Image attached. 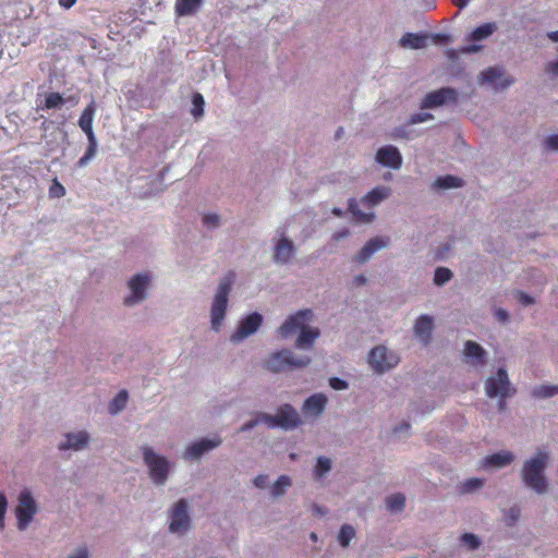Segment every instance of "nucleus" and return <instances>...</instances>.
Wrapping results in <instances>:
<instances>
[{
  "label": "nucleus",
  "mask_w": 558,
  "mask_h": 558,
  "mask_svg": "<svg viewBox=\"0 0 558 558\" xmlns=\"http://www.w3.org/2000/svg\"><path fill=\"white\" fill-rule=\"evenodd\" d=\"M550 451L539 447L535 452L524 460L520 477L523 485L536 495H545L549 490V481L546 471L550 464Z\"/></svg>",
  "instance_id": "obj_1"
},
{
  "label": "nucleus",
  "mask_w": 558,
  "mask_h": 558,
  "mask_svg": "<svg viewBox=\"0 0 558 558\" xmlns=\"http://www.w3.org/2000/svg\"><path fill=\"white\" fill-rule=\"evenodd\" d=\"M140 450L151 484L157 487L165 486L173 473L174 462L149 445H143Z\"/></svg>",
  "instance_id": "obj_2"
},
{
  "label": "nucleus",
  "mask_w": 558,
  "mask_h": 558,
  "mask_svg": "<svg viewBox=\"0 0 558 558\" xmlns=\"http://www.w3.org/2000/svg\"><path fill=\"white\" fill-rule=\"evenodd\" d=\"M235 280V275L229 272L218 283L210 305V327L218 332L223 326L226 318L229 295Z\"/></svg>",
  "instance_id": "obj_3"
},
{
  "label": "nucleus",
  "mask_w": 558,
  "mask_h": 558,
  "mask_svg": "<svg viewBox=\"0 0 558 558\" xmlns=\"http://www.w3.org/2000/svg\"><path fill=\"white\" fill-rule=\"evenodd\" d=\"M153 279L154 276L148 270L131 276L126 282L128 293L123 299V304L128 307H133L143 303L149 295Z\"/></svg>",
  "instance_id": "obj_4"
},
{
  "label": "nucleus",
  "mask_w": 558,
  "mask_h": 558,
  "mask_svg": "<svg viewBox=\"0 0 558 558\" xmlns=\"http://www.w3.org/2000/svg\"><path fill=\"white\" fill-rule=\"evenodd\" d=\"M312 359L307 355H296L289 349L272 352L264 361V367L271 373H281L288 368H302L307 366Z\"/></svg>",
  "instance_id": "obj_5"
},
{
  "label": "nucleus",
  "mask_w": 558,
  "mask_h": 558,
  "mask_svg": "<svg viewBox=\"0 0 558 558\" xmlns=\"http://www.w3.org/2000/svg\"><path fill=\"white\" fill-rule=\"evenodd\" d=\"M192 527V517L186 499L181 498L168 509V530L179 537L189 533Z\"/></svg>",
  "instance_id": "obj_6"
},
{
  "label": "nucleus",
  "mask_w": 558,
  "mask_h": 558,
  "mask_svg": "<svg viewBox=\"0 0 558 558\" xmlns=\"http://www.w3.org/2000/svg\"><path fill=\"white\" fill-rule=\"evenodd\" d=\"M96 113V105L95 101H90L88 106L83 110L80 119L78 126L86 134L88 146L85 154L78 159L77 167L83 168L87 166L96 156L97 151V138L93 131V120Z\"/></svg>",
  "instance_id": "obj_7"
},
{
  "label": "nucleus",
  "mask_w": 558,
  "mask_h": 558,
  "mask_svg": "<svg viewBox=\"0 0 558 558\" xmlns=\"http://www.w3.org/2000/svg\"><path fill=\"white\" fill-rule=\"evenodd\" d=\"M38 510L39 507L32 490L23 488L19 493L17 504L14 508L17 530L21 532L27 530L34 521L35 515L38 513Z\"/></svg>",
  "instance_id": "obj_8"
},
{
  "label": "nucleus",
  "mask_w": 558,
  "mask_h": 558,
  "mask_svg": "<svg viewBox=\"0 0 558 558\" xmlns=\"http://www.w3.org/2000/svg\"><path fill=\"white\" fill-rule=\"evenodd\" d=\"M485 392L489 398H499V408L504 409L502 400L514 393L508 373L504 367H499L495 375L486 379Z\"/></svg>",
  "instance_id": "obj_9"
},
{
  "label": "nucleus",
  "mask_w": 558,
  "mask_h": 558,
  "mask_svg": "<svg viewBox=\"0 0 558 558\" xmlns=\"http://www.w3.org/2000/svg\"><path fill=\"white\" fill-rule=\"evenodd\" d=\"M296 247L283 228H278L272 238V262L277 265H287L294 257Z\"/></svg>",
  "instance_id": "obj_10"
},
{
  "label": "nucleus",
  "mask_w": 558,
  "mask_h": 558,
  "mask_svg": "<svg viewBox=\"0 0 558 558\" xmlns=\"http://www.w3.org/2000/svg\"><path fill=\"white\" fill-rule=\"evenodd\" d=\"M399 361V355L385 345H377L368 353V364L378 374L392 369L398 365Z\"/></svg>",
  "instance_id": "obj_11"
},
{
  "label": "nucleus",
  "mask_w": 558,
  "mask_h": 558,
  "mask_svg": "<svg viewBox=\"0 0 558 558\" xmlns=\"http://www.w3.org/2000/svg\"><path fill=\"white\" fill-rule=\"evenodd\" d=\"M313 317L314 315L311 310L298 311L284 319L281 326L277 329V333L280 338L287 339L296 331L300 332L302 328L313 320Z\"/></svg>",
  "instance_id": "obj_12"
},
{
  "label": "nucleus",
  "mask_w": 558,
  "mask_h": 558,
  "mask_svg": "<svg viewBox=\"0 0 558 558\" xmlns=\"http://www.w3.org/2000/svg\"><path fill=\"white\" fill-rule=\"evenodd\" d=\"M222 442V439L219 436H214L211 438H201L192 444H190L184 452L183 458L189 461H195L202 458L205 453L218 448Z\"/></svg>",
  "instance_id": "obj_13"
},
{
  "label": "nucleus",
  "mask_w": 558,
  "mask_h": 558,
  "mask_svg": "<svg viewBox=\"0 0 558 558\" xmlns=\"http://www.w3.org/2000/svg\"><path fill=\"white\" fill-rule=\"evenodd\" d=\"M263 323V316L254 312L240 320L238 329L231 335L230 340L233 343H240L244 339L255 333Z\"/></svg>",
  "instance_id": "obj_14"
},
{
  "label": "nucleus",
  "mask_w": 558,
  "mask_h": 558,
  "mask_svg": "<svg viewBox=\"0 0 558 558\" xmlns=\"http://www.w3.org/2000/svg\"><path fill=\"white\" fill-rule=\"evenodd\" d=\"M480 83L489 84L495 89H504L514 83V78L506 76L502 66H490L480 73Z\"/></svg>",
  "instance_id": "obj_15"
},
{
  "label": "nucleus",
  "mask_w": 558,
  "mask_h": 558,
  "mask_svg": "<svg viewBox=\"0 0 558 558\" xmlns=\"http://www.w3.org/2000/svg\"><path fill=\"white\" fill-rule=\"evenodd\" d=\"M458 93L454 88L442 87L428 93L421 102L422 109H434L447 102H456Z\"/></svg>",
  "instance_id": "obj_16"
},
{
  "label": "nucleus",
  "mask_w": 558,
  "mask_h": 558,
  "mask_svg": "<svg viewBox=\"0 0 558 558\" xmlns=\"http://www.w3.org/2000/svg\"><path fill=\"white\" fill-rule=\"evenodd\" d=\"M515 459V456L510 450H500L488 454L480 460L478 465L484 471H497L509 466Z\"/></svg>",
  "instance_id": "obj_17"
},
{
  "label": "nucleus",
  "mask_w": 558,
  "mask_h": 558,
  "mask_svg": "<svg viewBox=\"0 0 558 558\" xmlns=\"http://www.w3.org/2000/svg\"><path fill=\"white\" fill-rule=\"evenodd\" d=\"M89 439L90 436L86 430L70 432L59 442L58 449L61 451H82L87 447Z\"/></svg>",
  "instance_id": "obj_18"
},
{
  "label": "nucleus",
  "mask_w": 558,
  "mask_h": 558,
  "mask_svg": "<svg viewBox=\"0 0 558 558\" xmlns=\"http://www.w3.org/2000/svg\"><path fill=\"white\" fill-rule=\"evenodd\" d=\"M390 243V239L387 236H375L368 240L360 252L354 256L353 260L357 264H365L368 262L375 253L386 248Z\"/></svg>",
  "instance_id": "obj_19"
},
{
  "label": "nucleus",
  "mask_w": 558,
  "mask_h": 558,
  "mask_svg": "<svg viewBox=\"0 0 558 558\" xmlns=\"http://www.w3.org/2000/svg\"><path fill=\"white\" fill-rule=\"evenodd\" d=\"M279 428L292 430L302 424L299 412L291 404H283L277 411Z\"/></svg>",
  "instance_id": "obj_20"
},
{
  "label": "nucleus",
  "mask_w": 558,
  "mask_h": 558,
  "mask_svg": "<svg viewBox=\"0 0 558 558\" xmlns=\"http://www.w3.org/2000/svg\"><path fill=\"white\" fill-rule=\"evenodd\" d=\"M327 402L324 393H314L304 400L302 412L306 417L317 418L325 412Z\"/></svg>",
  "instance_id": "obj_21"
},
{
  "label": "nucleus",
  "mask_w": 558,
  "mask_h": 558,
  "mask_svg": "<svg viewBox=\"0 0 558 558\" xmlns=\"http://www.w3.org/2000/svg\"><path fill=\"white\" fill-rule=\"evenodd\" d=\"M376 161L384 167L397 170L402 166V156L397 147L387 145L377 150Z\"/></svg>",
  "instance_id": "obj_22"
},
{
  "label": "nucleus",
  "mask_w": 558,
  "mask_h": 558,
  "mask_svg": "<svg viewBox=\"0 0 558 558\" xmlns=\"http://www.w3.org/2000/svg\"><path fill=\"white\" fill-rule=\"evenodd\" d=\"M463 354L465 362L471 366L477 367L486 364L487 352L474 341L469 340L464 343Z\"/></svg>",
  "instance_id": "obj_23"
},
{
  "label": "nucleus",
  "mask_w": 558,
  "mask_h": 558,
  "mask_svg": "<svg viewBox=\"0 0 558 558\" xmlns=\"http://www.w3.org/2000/svg\"><path fill=\"white\" fill-rule=\"evenodd\" d=\"M434 319L429 315H421L414 324V336L424 345L428 344L432 339Z\"/></svg>",
  "instance_id": "obj_24"
},
{
  "label": "nucleus",
  "mask_w": 558,
  "mask_h": 558,
  "mask_svg": "<svg viewBox=\"0 0 558 558\" xmlns=\"http://www.w3.org/2000/svg\"><path fill=\"white\" fill-rule=\"evenodd\" d=\"M320 337V330L316 327H310L306 325L299 332L295 340V348L300 350H310L313 348L315 341Z\"/></svg>",
  "instance_id": "obj_25"
},
{
  "label": "nucleus",
  "mask_w": 558,
  "mask_h": 558,
  "mask_svg": "<svg viewBox=\"0 0 558 558\" xmlns=\"http://www.w3.org/2000/svg\"><path fill=\"white\" fill-rule=\"evenodd\" d=\"M391 195L389 186L379 185L369 191L363 198L362 204L367 207H375Z\"/></svg>",
  "instance_id": "obj_26"
},
{
  "label": "nucleus",
  "mask_w": 558,
  "mask_h": 558,
  "mask_svg": "<svg viewBox=\"0 0 558 558\" xmlns=\"http://www.w3.org/2000/svg\"><path fill=\"white\" fill-rule=\"evenodd\" d=\"M333 463L332 460L325 456H319L316 459V463L313 468L312 474L313 480L324 485L326 477L332 470Z\"/></svg>",
  "instance_id": "obj_27"
},
{
  "label": "nucleus",
  "mask_w": 558,
  "mask_h": 558,
  "mask_svg": "<svg viewBox=\"0 0 558 558\" xmlns=\"http://www.w3.org/2000/svg\"><path fill=\"white\" fill-rule=\"evenodd\" d=\"M497 24L495 22L484 23L471 32L466 39L469 41H482L492 36L497 31Z\"/></svg>",
  "instance_id": "obj_28"
},
{
  "label": "nucleus",
  "mask_w": 558,
  "mask_h": 558,
  "mask_svg": "<svg viewBox=\"0 0 558 558\" xmlns=\"http://www.w3.org/2000/svg\"><path fill=\"white\" fill-rule=\"evenodd\" d=\"M426 39L427 37L424 35L407 33L400 38L399 44L403 48L421 49L425 47Z\"/></svg>",
  "instance_id": "obj_29"
},
{
  "label": "nucleus",
  "mask_w": 558,
  "mask_h": 558,
  "mask_svg": "<svg viewBox=\"0 0 558 558\" xmlns=\"http://www.w3.org/2000/svg\"><path fill=\"white\" fill-rule=\"evenodd\" d=\"M292 486V478L288 475H280L270 486V495L274 498H280L286 495Z\"/></svg>",
  "instance_id": "obj_30"
},
{
  "label": "nucleus",
  "mask_w": 558,
  "mask_h": 558,
  "mask_svg": "<svg viewBox=\"0 0 558 558\" xmlns=\"http://www.w3.org/2000/svg\"><path fill=\"white\" fill-rule=\"evenodd\" d=\"M201 3L202 0H177L175 12L181 16L191 15L196 12Z\"/></svg>",
  "instance_id": "obj_31"
},
{
  "label": "nucleus",
  "mask_w": 558,
  "mask_h": 558,
  "mask_svg": "<svg viewBox=\"0 0 558 558\" xmlns=\"http://www.w3.org/2000/svg\"><path fill=\"white\" fill-rule=\"evenodd\" d=\"M461 184H462L461 179H459L454 175L448 174V175L437 178L434 181L433 186L436 190H449V189L459 187V186H461Z\"/></svg>",
  "instance_id": "obj_32"
},
{
  "label": "nucleus",
  "mask_w": 558,
  "mask_h": 558,
  "mask_svg": "<svg viewBox=\"0 0 558 558\" xmlns=\"http://www.w3.org/2000/svg\"><path fill=\"white\" fill-rule=\"evenodd\" d=\"M129 395L126 390H121L109 403L108 411L112 415H117L126 407Z\"/></svg>",
  "instance_id": "obj_33"
},
{
  "label": "nucleus",
  "mask_w": 558,
  "mask_h": 558,
  "mask_svg": "<svg viewBox=\"0 0 558 558\" xmlns=\"http://www.w3.org/2000/svg\"><path fill=\"white\" fill-rule=\"evenodd\" d=\"M349 210L352 214L353 218L363 223H369L375 219L374 213H364L359 208V205L355 199L349 201Z\"/></svg>",
  "instance_id": "obj_34"
},
{
  "label": "nucleus",
  "mask_w": 558,
  "mask_h": 558,
  "mask_svg": "<svg viewBox=\"0 0 558 558\" xmlns=\"http://www.w3.org/2000/svg\"><path fill=\"white\" fill-rule=\"evenodd\" d=\"M405 506V496L401 493H396L386 498V507L391 513L401 512Z\"/></svg>",
  "instance_id": "obj_35"
},
{
  "label": "nucleus",
  "mask_w": 558,
  "mask_h": 558,
  "mask_svg": "<svg viewBox=\"0 0 558 558\" xmlns=\"http://www.w3.org/2000/svg\"><path fill=\"white\" fill-rule=\"evenodd\" d=\"M460 545L466 550L473 551L482 545V539L473 533H463L460 536Z\"/></svg>",
  "instance_id": "obj_36"
},
{
  "label": "nucleus",
  "mask_w": 558,
  "mask_h": 558,
  "mask_svg": "<svg viewBox=\"0 0 558 558\" xmlns=\"http://www.w3.org/2000/svg\"><path fill=\"white\" fill-rule=\"evenodd\" d=\"M533 397L538 399L550 398L558 395V385H541L533 389Z\"/></svg>",
  "instance_id": "obj_37"
},
{
  "label": "nucleus",
  "mask_w": 558,
  "mask_h": 558,
  "mask_svg": "<svg viewBox=\"0 0 558 558\" xmlns=\"http://www.w3.org/2000/svg\"><path fill=\"white\" fill-rule=\"evenodd\" d=\"M355 536V530L350 524H343L338 533V542L341 545V547H348L350 542Z\"/></svg>",
  "instance_id": "obj_38"
},
{
  "label": "nucleus",
  "mask_w": 558,
  "mask_h": 558,
  "mask_svg": "<svg viewBox=\"0 0 558 558\" xmlns=\"http://www.w3.org/2000/svg\"><path fill=\"white\" fill-rule=\"evenodd\" d=\"M485 480L480 477L469 478L460 484V492L462 494L473 493L484 486Z\"/></svg>",
  "instance_id": "obj_39"
},
{
  "label": "nucleus",
  "mask_w": 558,
  "mask_h": 558,
  "mask_svg": "<svg viewBox=\"0 0 558 558\" xmlns=\"http://www.w3.org/2000/svg\"><path fill=\"white\" fill-rule=\"evenodd\" d=\"M452 278V271L446 267H437L434 272V283L436 286H444Z\"/></svg>",
  "instance_id": "obj_40"
},
{
  "label": "nucleus",
  "mask_w": 558,
  "mask_h": 558,
  "mask_svg": "<svg viewBox=\"0 0 558 558\" xmlns=\"http://www.w3.org/2000/svg\"><path fill=\"white\" fill-rule=\"evenodd\" d=\"M64 104L63 97L59 93H49L45 99L46 109H59Z\"/></svg>",
  "instance_id": "obj_41"
},
{
  "label": "nucleus",
  "mask_w": 558,
  "mask_h": 558,
  "mask_svg": "<svg viewBox=\"0 0 558 558\" xmlns=\"http://www.w3.org/2000/svg\"><path fill=\"white\" fill-rule=\"evenodd\" d=\"M192 104H193V108L191 110V114L196 119L201 118L204 113V105H205L204 97L198 93L194 94Z\"/></svg>",
  "instance_id": "obj_42"
},
{
  "label": "nucleus",
  "mask_w": 558,
  "mask_h": 558,
  "mask_svg": "<svg viewBox=\"0 0 558 558\" xmlns=\"http://www.w3.org/2000/svg\"><path fill=\"white\" fill-rule=\"evenodd\" d=\"M257 418L259 420V424L260 423H264L266 424L269 428H279V423H278V416H277V413L276 414H267V413H259L257 415Z\"/></svg>",
  "instance_id": "obj_43"
},
{
  "label": "nucleus",
  "mask_w": 558,
  "mask_h": 558,
  "mask_svg": "<svg viewBox=\"0 0 558 558\" xmlns=\"http://www.w3.org/2000/svg\"><path fill=\"white\" fill-rule=\"evenodd\" d=\"M65 558H90V551L86 545H78Z\"/></svg>",
  "instance_id": "obj_44"
},
{
  "label": "nucleus",
  "mask_w": 558,
  "mask_h": 558,
  "mask_svg": "<svg viewBox=\"0 0 558 558\" xmlns=\"http://www.w3.org/2000/svg\"><path fill=\"white\" fill-rule=\"evenodd\" d=\"M64 195H65L64 186L61 183H59L57 180H54L49 187V196L51 198H60Z\"/></svg>",
  "instance_id": "obj_45"
},
{
  "label": "nucleus",
  "mask_w": 558,
  "mask_h": 558,
  "mask_svg": "<svg viewBox=\"0 0 558 558\" xmlns=\"http://www.w3.org/2000/svg\"><path fill=\"white\" fill-rule=\"evenodd\" d=\"M203 223L208 229H215L220 225V217L217 214H206L203 216Z\"/></svg>",
  "instance_id": "obj_46"
},
{
  "label": "nucleus",
  "mask_w": 558,
  "mask_h": 558,
  "mask_svg": "<svg viewBox=\"0 0 558 558\" xmlns=\"http://www.w3.org/2000/svg\"><path fill=\"white\" fill-rule=\"evenodd\" d=\"M8 509V499L4 494L0 493V531L4 529V519Z\"/></svg>",
  "instance_id": "obj_47"
},
{
  "label": "nucleus",
  "mask_w": 558,
  "mask_h": 558,
  "mask_svg": "<svg viewBox=\"0 0 558 558\" xmlns=\"http://www.w3.org/2000/svg\"><path fill=\"white\" fill-rule=\"evenodd\" d=\"M432 119H433V116L430 113L420 112V113H414V114L411 116L410 123L411 124H418V123H423V122L429 121Z\"/></svg>",
  "instance_id": "obj_48"
},
{
  "label": "nucleus",
  "mask_w": 558,
  "mask_h": 558,
  "mask_svg": "<svg viewBox=\"0 0 558 558\" xmlns=\"http://www.w3.org/2000/svg\"><path fill=\"white\" fill-rule=\"evenodd\" d=\"M545 72L551 77H558V59L548 61L545 64Z\"/></svg>",
  "instance_id": "obj_49"
},
{
  "label": "nucleus",
  "mask_w": 558,
  "mask_h": 558,
  "mask_svg": "<svg viewBox=\"0 0 558 558\" xmlns=\"http://www.w3.org/2000/svg\"><path fill=\"white\" fill-rule=\"evenodd\" d=\"M329 385L335 390H345L348 388V383L339 377H331Z\"/></svg>",
  "instance_id": "obj_50"
},
{
  "label": "nucleus",
  "mask_w": 558,
  "mask_h": 558,
  "mask_svg": "<svg viewBox=\"0 0 558 558\" xmlns=\"http://www.w3.org/2000/svg\"><path fill=\"white\" fill-rule=\"evenodd\" d=\"M545 144L548 149L558 151V134L548 135L545 140Z\"/></svg>",
  "instance_id": "obj_51"
},
{
  "label": "nucleus",
  "mask_w": 558,
  "mask_h": 558,
  "mask_svg": "<svg viewBox=\"0 0 558 558\" xmlns=\"http://www.w3.org/2000/svg\"><path fill=\"white\" fill-rule=\"evenodd\" d=\"M267 480H268L267 475L259 474L254 478L253 484L255 487L263 489L267 486Z\"/></svg>",
  "instance_id": "obj_52"
},
{
  "label": "nucleus",
  "mask_w": 558,
  "mask_h": 558,
  "mask_svg": "<svg viewBox=\"0 0 558 558\" xmlns=\"http://www.w3.org/2000/svg\"><path fill=\"white\" fill-rule=\"evenodd\" d=\"M258 424H259V420L257 417L254 420H250L248 422H246L245 424H243L240 427L239 432H242V433L248 432V430L253 429L254 427H256Z\"/></svg>",
  "instance_id": "obj_53"
},
{
  "label": "nucleus",
  "mask_w": 558,
  "mask_h": 558,
  "mask_svg": "<svg viewBox=\"0 0 558 558\" xmlns=\"http://www.w3.org/2000/svg\"><path fill=\"white\" fill-rule=\"evenodd\" d=\"M518 299H519V302L524 306H527V305H531L534 303V299L523 292L518 293Z\"/></svg>",
  "instance_id": "obj_54"
},
{
  "label": "nucleus",
  "mask_w": 558,
  "mask_h": 558,
  "mask_svg": "<svg viewBox=\"0 0 558 558\" xmlns=\"http://www.w3.org/2000/svg\"><path fill=\"white\" fill-rule=\"evenodd\" d=\"M495 317L501 323H507L509 320V314L504 308H497L495 311Z\"/></svg>",
  "instance_id": "obj_55"
},
{
  "label": "nucleus",
  "mask_w": 558,
  "mask_h": 558,
  "mask_svg": "<svg viewBox=\"0 0 558 558\" xmlns=\"http://www.w3.org/2000/svg\"><path fill=\"white\" fill-rule=\"evenodd\" d=\"M481 49H482V46L473 44V45L465 46V47L461 48V50H460V51H461L462 53H476V52H478Z\"/></svg>",
  "instance_id": "obj_56"
},
{
  "label": "nucleus",
  "mask_w": 558,
  "mask_h": 558,
  "mask_svg": "<svg viewBox=\"0 0 558 558\" xmlns=\"http://www.w3.org/2000/svg\"><path fill=\"white\" fill-rule=\"evenodd\" d=\"M366 282H367V278L364 275H357L352 280V283L354 287H362Z\"/></svg>",
  "instance_id": "obj_57"
},
{
  "label": "nucleus",
  "mask_w": 558,
  "mask_h": 558,
  "mask_svg": "<svg viewBox=\"0 0 558 558\" xmlns=\"http://www.w3.org/2000/svg\"><path fill=\"white\" fill-rule=\"evenodd\" d=\"M312 511L315 515H319V517H323L327 513V509L323 506H319L317 504H314L312 506Z\"/></svg>",
  "instance_id": "obj_58"
},
{
  "label": "nucleus",
  "mask_w": 558,
  "mask_h": 558,
  "mask_svg": "<svg viewBox=\"0 0 558 558\" xmlns=\"http://www.w3.org/2000/svg\"><path fill=\"white\" fill-rule=\"evenodd\" d=\"M350 234V231L349 229H342L340 231H337L333 233L332 238L336 240V241H340L342 239H345L348 238Z\"/></svg>",
  "instance_id": "obj_59"
},
{
  "label": "nucleus",
  "mask_w": 558,
  "mask_h": 558,
  "mask_svg": "<svg viewBox=\"0 0 558 558\" xmlns=\"http://www.w3.org/2000/svg\"><path fill=\"white\" fill-rule=\"evenodd\" d=\"M58 3L63 9L68 10L70 8H72L76 3V0H58Z\"/></svg>",
  "instance_id": "obj_60"
},
{
  "label": "nucleus",
  "mask_w": 558,
  "mask_h": 558,
  "mask_svg": "<svg viewBox=\"0 0 558 558\" xmlns=\"http://www.w3.org/2000/svg\"><path fill=\"white\" fill-rule=\"evenodd\" d=\"M471 0H452L453 4L457 5L459 9H464L468 7Z\"/></svg>",
  "instance_id": "obj_61"
},
{
  "label": "nucleus",
  "mask_w": 558,
  "mask_h": 558,
  "mask_svg": "<svg viewBox=\"0 0 558 558\" xmlns=\"http://www.w3.org/2000/svg\"><path fill=\"white\" fill-rule=\"evenodd\" d=\"M547 37L554 41V43H558V31H554V32H548L547 33Z\"/></svg>",
  "instance_id": "obj_62"
},
{
  "label": "nucleus",
  "mask_w": 558,
  "mask_h": 558,
  "mask_svg": "<svg viewBox=\"0 0 558 558\" xmlns=\"http://www.w3.org/2000/svg\"><path fill=\"white\" fill-rule=\"evenodd\" d=\"M519 517V510L518 509H511L509 511V518L512 520V521H515Z\"/></svg>",
  "instance_id": "obj_63"
},
{
  "label": "nucleus",
  "mask_w": 558,
  "mask_h": 558,
  "mask_svg": "<svg viewBox=\"0 0 558 558\" xmlns=\"http://www.w3.org/2000/svg\"><path fill=\"white\" fill-rule=\"evenodd\" d=\"M410 427L408 423L401 424L398 428H396V432L401 433L402 430H405Z\"/></svg>",
  "instance_id": "obj_64"
}]
</instances>
